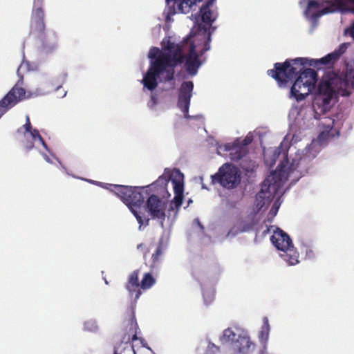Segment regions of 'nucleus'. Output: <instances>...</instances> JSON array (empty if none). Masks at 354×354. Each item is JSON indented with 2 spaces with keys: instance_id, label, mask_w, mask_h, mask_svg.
Wrapping results in <instances>:
<instances>
[{
  "instance_id": "36",
  "label": "nucleus",
  "mask_w": 354,
  "mask_h": 354,
  "mask_svg": "<svg viewBox=\"0 0 354 354\" xmlns=\"http://www.w3.org/2000/svg\"><path fill=\"white\" fill-rule=\"evenodd\" d=\"M350 35L353 37V39H354V24H353V26L351 27V29H350Z\"/></svg>"
},
{
  "instance_id": "9",
  "label": "nucleus",
  "mask_w": 354,
  "mask_h": 354,
  "mask_svg": "<svg viewBox=\"0 0 354 354\" xmlns=\"http://www.w3.org/2000/svg\"><path fill=\"white\" fill-rule=\"evenodd\" d=\"M24 68V65L21 64L17 69V75L20 79L15 84V85L9 91V92L3 97L0 102L6 106L8 109L13 107L19 102L32 97L34 94L28 92L26 93L25 88L22 87L23 76L20 74L21 70Z\"/></svg>"
},
{
  "instance_id": "12",
  "label": "nucleus",
  "mask_w": 354,
  "mask_h": 354,
  "mask_svg": "<svg viewBox=\"0 0 354 354\" xmlns=\"http://www.w3.org/2000/svg\"><path fill=\"white\" fill-rule=\"evenodd\" d=\"M193 89L194 83L192 81L183 82L179 88L178 106L185 115L189 112Z\"/></svg>"
},
{
  "instance_id": "11",
  "label": "nucleus",
  "mask_w": 354,
  "mask_h": 354,
  "mask_svg": "<svg viewBox=\"0 0 354 354\" xmlns=\"http://www.w3.org/2000/svg\"><path fill=\"white\" fill-rule=\"evenodd\" d=\"M167 204V202L162 201L155 194L149 195L146 203L147 212L151 218L159 220L162 226L166 217L165 210Z\"/></svg>"
},
{
  "instance_id": "13",
  "label": "nucleus",
  "mask_w": 354,
  "mask_h": 354,
  "mask_svg": "<svg viewBox=\"0 0 354 354\" xmlns=\"http://www.w3.org/2000/svg\"><path fill=\"white\" fill-rule=\"evenodd\" d=\"M255 348V344L248 336H239L231 342V349L236 354H250Z\"/></svg>"
},
{
  "instance_id": "40",
  "label": "nucleus",
  "mask_w": 354,
  "mask_h": 354,
  "mask_svg": "<svg viewBox=\"0 0 354 354\" xmlns=\"http://www.w3.org/2000/svg\"><path fill=\"white\" fill-rule=\"evenodd\" d=\"M144 246H145V245H144V244H143V243H140V244H138V245H137V248H138V250H140V249L142 248Z\"/></svg>"
},
{
  "instance_id": "35",
  "label": "nucleus",
  "mask_w": 354,
  "mask_h": 354,
  "mask_svg": "<svg viewBox=\"0 0 354 354\" xmlns=\"http://www.w3.org/2000/svg\"><path fill=\"white\" fill-rule=\"evenodd\" d=\"M8 109L6 108V106H3L0 102V118L8 111Z\"/></svg>"
},
{
  "instance_id": "6",
  "label": "nucleus",
  "mask_w": 354,
  "mask_h": 354,
  "mask_svg": "<svg viewBox=\"0 0 354 354\" xmlns=\"http://www.w3.org/2000/svg\"><path fill=\"white\" fill-rule=\"evenodd\" d=\"M43 1L44 0H34L30 23V34L38 39L42 43L44 48L47 50H53L57 46V36L53 33L55 41L50 43L45 32V14L42 8Z\"/></svg>"
},
{
  "instance_id": "16",
  "label": "nucleus",
  "mask_w": 354,
  "mask_h": 354,
  "mask_svg": "<svg viewBox=\"0 0 354 354\" xmlns=\"http://www.w3.org/2000/svg\"><path fill=\"white\" fill-rule=\"evenodd\" d=\"M225 149L229 151L230 158L232 161H238L244 157L248 152L240 145V140H236L233 143L225 145Z\"/></svg>"
},
{
  "instance_id": "23",
  "label": "nucleus",
  "mask_w": 354,
  "mask_h": 354,
  "mask_svg": "<svg viewBox=\"0 0 354 354\" xmlns=\"http://www.w3.org/2000/svg\"><path fill=\"white\" fill-rule=\"evenodd\" d=\"M263 326L261 327V330L260 331L259 337L261 343H263L266 346V344L268 339L269 337V333H270V324L268 317H264L263 319Z\"/></svg>"
},
{
  "instance_id": "31",
  "label": "nucleus",
  "mask_w": 354,
  "mask_h": 354,
  "mask_svg": "<svg viewBox=\"0 0 354 354\" xmlns=\"http://www.w3.org/2000/svg\"><path fill=\"white\" fill-rule=\"evenodd\" d=\"M252 141V138L250 137H245L242 141H240V145L244 148L245 150L248 149V145L250 144Z\"/></svg>"
},
{
  "instance_id": "21",
  "label": "nucleus",
  "mask_w": 354,
  "mask_h": 354,
  "mask_svg": "<svg viewBox=\"0 0 354 354\" xmlns=\"http://www.w3.org/2000/svg\"><path fill=\"white\" fill-rule=\"evenodd\" d=\"M162 241H160L155 252L153 253L151 256V263L150 264V268L152 270H156L159 266L161 257L162 255Z\"/></svg>"
},
{
  "instance_id": "32",
  "label": "nucleus",
  "mask_w": 354,
  "mask_h": 354,
  "mask_svg": "<svg viewBox=\"0 0 354 354\" xmlns=\"http://www.w3.org/2000/svg\"><path fill=\"white\" fill-rule=\"evenodd\" d=\"M24 128L25 129L26 131L28 132V133L30 131H31V130L32 129V125H31V123L30 121V118L28 116H26V122L25 124L24 125Z\"/></svg>"
},
{
  "instance_id": "10",
  "label": "nucleus",
  "mask_w": 354,
  "mask_h": 354,
  "mask_svg": "<svg viewBox=\"0 0 354 354\" xmlns=\"http://www.w3.org/2000/svg\"><path fill=\"white\" fill-rule=\"evenodd\" d=\"M175 71L173 68L160 67L155 68L150 66L145 75L142 82L145 88L149 91L154 90L158 86L157 77H161L163 82L174 81Z\"/></svg>"
},
{
  "instance_id": "14",
  "label": "nucleus",
  "mask_w": 354,
  "mask_h": 354,
  "mask_svg": "<svg viewBox=\"0 0 354 354\" xmlns=\"http://www.w3.org/2000/svg\"><path fill=\"white\" fill-rule=\"evenodd\" d=\"M354 0H334L330 6L323 8L319 11V16L330 13L337 10L342 12H354Z\"/></svg>"
},
{
  "instance_id": "28",
  "label": "nucleus",
  "mask_w": 354,
  "mask_h": 354,
  "mask_svg": "<svg viewBox=\"0 0 354 354\" xmlns=\"http://www.w3.org/2000/svg\"><path fill=\"white\" fill-rule=\"evenodd\" d=\"M174 194L183 195L184 185L181 181L173 180Z\"/></svg>"
},
{
  "instance_id": "5",
  "label": "nucleus",
  "mask_w": 354,
  "mask_h": 354,
  "mask_svg": "<svg viewBox=\"0 0 354 354\" xmlns=\"http://www.w3.org/2000/svg\"><path fill=\"white\" fill-rule=\"evenodd\" d=\"M287 180V174L282 169L275 170L265 179L261 190L256 195L257 207L261 209L268 205L278 194Z\"/></svg>"
},
{
  "instance_id": "29",
  "label": "nucleus",
  "mask_w": 354,
  "mask_h": 354,
  "mask_svg": "<svg viewBox=\"0 0 354 354\" xmlns=\"http://www.w3.org/2000/svg\"><path fill=\"white\" fill-rule=\"evenodd\" d=\"M29 133L32 136V138L35 140L36 139H38L41 145L46 148V144L45 141L44 140L43 138L41 136L39 131L37 129H32L31 131L29 132Z\"/></svg>"
},
{
  "instance_id": "27",
  "label": "nucleus",
  "mask_w": 354,
  "mask_h": 354,
  "mask_svg": "<svg viewBox=\"0 0 354 354\" xmlns=\"http://www.w3.org/2000/svg\"><path fill=\"white\" fill-rule=\"evenodd\" d=\"M183 201V195L175 194L174 199L171 203L170 209L173 210L174 208L178 211L181 207Z\"/></svg>"
},
{
  "instance_id": "8",
  "label": "nucleus",
  "mask_w": 354,
  "mask_h": 354,
  "mask_svg": "<svg viewBox=\"0 0 354 354\" xmlns=\"http://www.w3.org/2000/svg\"><path fill=\"white\" fill-rule=\"evenodd\" d=\"M241 182V174L238 169L230 163L223 164L214 175L211 176L212 185L219 184L223 188L232 189Z\"/></svg>"
},
{
  "instance_id": "22",
  "label": "nucleus",
  "mask_w": 354,
  "mask_h": 354,
  "mask_svg": "<svg viewBox=\"0 0 354 354\" xmlns=\"http://www.w3.org/2000/svg\"><path fill=\"white\" fill-rule=\"evenodd\" d=\"M283 252L284 254H282V257L290 266H294L299 263V253L293 248H290Z\"/></svg>"
},
{
  "instance_id": "33",
  "label": "nucleus",
  "mask_w": 354,
  "mask_h": 354,
  "mask_svg": "<svg viewBox=\"0 0 354 354\" xmlns=\"http://www.w3.org/2000/svg\"><path fill=\"white\" fill-rule=\"evenodd\" d=\"M209 40H210V36L209 35L208 41L205 43L203 49L200 52V55H202L205 52L209 50V48H210Z\"/></svg>"
},
{
  "instance_id": "38",
  "label": "nucleus",
  "mask_w": 354,
  "mask_h": 354,
  "mask_svg": "<svg viewBox=\"0 0 354 354\" xmlns=\"http://www.w3.org/2000/svg\"><path fill=\"white\" fill-rule=\"evenodd\" d=\"M26 147L28 150H30L34 147V144L31 142Z\"/></svg>"
},
{
  "instance_id": "17",
  "label": "nucleus",
  "mask_w": 354,
  "mask_h": 354,
  "mask_svg": "<svg viewBox=\"0 0 354 354\" xmlns=\"http://www.w3.org/2000/svg\"><path fill=\"white\" fill-rule=\"evenodd\" d=\"M311 166L312 164L310 156H304L300 157L298 160L293 159L290 169L292 171H297L303 176L308 173Z\"/></svg>"
},
{
  "instance_id": "39",
  "label": "nucleus",
  "mask_w": 354,
  "mask_h": 354,
  "mask_svg": "<svg viewBox=\"0 0 354 354\" xmlns=\"http://www.w3.org/2000/svg\"><path fill=\"white\" fill-rule=\"evenodd\" d=\"M208 347L209 348H215L216 350H218V347L215 346L214 344H209Z\"/></svg>"
},
{
  "instance_id": "41",
  "label": "nucleus",
  "mask_w": 354,
  "mask_h": 354,
  "mask_svg": "<svg viewBox=\"0 0 354 354\" xmlns=\"http://www.w3.org/2000/svg\"><path fill=\"white\" fill-rule=\"evenodd\" d=\"M196 221L197 222L198 225H199V227L201 228V229H203V225L200 223L198 219H196Z\"/></svg>"
},
{
  "instance_id": "37",
  "label": "nucleus",
  "mask_w": 354,
  "mask_h": 354,
  "mask_svg": "<svg viewBox=\"0 0 354 354\" xmlns=\"http://www.w3.org/2000/svg\"><path fill=\"white\" fill-rule=\"evenodd\" d=\"M277 210H278V207H274V205L272 207L271 209V212L273 214H276L277 212Z\"/></svg>"
},
{
  "instance_id": "20",
  "label": "nucleus",
  "mask_w": 354,
  "mask_h": 354,
  "mask_svg": "<svg viewBox=\"0 0 354 354\" xmlns=\"http://www.w3.org/2000/svg\"><path fill=\"white\" fill-rule=\"evenodd\" d=\"M216 0H208L206 3L203 5L200 9L201 13L202 21L208 24L211 25L214 19H212V11L210 8L212 6L214 2Z\"/></svg>"
},
{
  "instance_id": "19",
  "label": "nucleus",
  "mask_w": 354,
  "mask_h": 354,
  "mask_svg": "<svg viewBox=\"0 0 354 354\" xmlns=\"http://www.w3.org/2000/svg\"><path fill=\"white\" fill-rule=\"evenodd\" d=\"M139 271L138 270H134L130 275L128 281L126 284V288L130 294H133L134 292H136L135 299H138L141 295L142 292L139 289L140 283L138 281Z\"/></svg>"
},
{
  "instance_id": "3",
  "label": "nucleus",
  "mask_w": 354,
  "mask_h": 354,
  "mask_svg": "<svg viewBox=\"0 0 354 354\" xmlns=\"http://www.w3.org/2000/svg\"><path fill=\"white\" fill-rule=\"evenodd\" d=\"M115 192L125 203L131 212L133 214L140 224L148 225L149 219L142 218L141 212L138 211L136 208L140 207L144 203L145 199L149 196L147 188L144 187H131L124 185H114Z\"/></svg>"
},
{
  "instance_id": "30",
  "label": "nucleus",
  "mask_w": 354,
  "mask_h": 354,
  "mask_svg": "<svg viewBox=\"0 0 354 354\" xmlns=\"http://www.w3.org/2000/svg\"><path fill=\"white\" fill-rule=\"evenodd\" d=\"M288 142H285V140H283L280 146L279 147V148L277 149V151L276 153H278V155H279L281 153V151H282V153L283 156H286L287 154V152H288Z\"/></svg>"
},
{
  "instance_id": "7",
  "label": "nucleus",
  "mask_w": 354,
  "mask_h": 354,
  "mask_svg": "<svg viewBox=\"0 0 354 354\" xmlns=\"http://www.w3.org/2000/svg\"><path fill=\"white\" fill-rule=\"evenodd\" d=\"M176 46L179 49L180 55L182 58L181 62L174 65L172 68L175 71V67L184 63L187 73L192 76L196 75L198 68L202 65V62L199 59L200 55L196 50V46L192 38L187 37L177 43Z\"/></svg>"
},
{
  "instance_id": "34",
  "label": "nucleus",
  "mask_w": 354,
  "mask_h": 354,
  "mask_svg": "<svg viewBox=\"0 0 354 354\" xmlns=\"http://www.w3.org/2000/svg\"><path fill=\"white\" fill-rule=\"evenodd\" d=\"M309 8H318L319 3L317 1H310L308 4Z\"/></svg>"
},
{
  "instance_id": "43",
  "label": "nucleus",
  "mask_w": 354,
  "mask_h": 354,
  "mask_svg": "<svg viewBox=\"0 0 354 354\" xmlns=\"http://www.w3.org/2000/svg\"><path fill=\"white\" fill-rule=\"evenodd\" d=\"M114 354H119V353H118L116 351H115V352H114Z\"/></svg>"
},
{
  "instance_id": "26",
  "label": "nucleus",
  "mask_w": 354,
  "mask_h": 354,
  "mask_svg": "<svg viewBox=\"0 0 354 354\" xmlns=\"http://www.w3.org/2000/svg\"><path fill=\"white\" fill-rule=\"evenodd\" d=\"M236 333L230 328L224 330L223 335L221 337V341L223 343L234 342Z\"/></svg>"
},
{
  "instance_id": "24",
  "label": "nucleus",
  "mask_w": 354,
  "mask_h": 354,
  "mask_svg": "<svg viewBox=\"0 0 354 354\" xmlns=\"http://www.w3.org/2000/svg\"><path fill=\"white\" fill-rule=\"evenodd\" d=\"M169 181V179L167 176L162 175L160 176L157 180H156L154 183L151 184L149 186H147L146 188H151V189H165L167 185V183Z\"/></svg>"
},
{
  "instance_id": "2",
  "label": "nucleus",
  "mask_w": 354,
  "mask_h": 354,
  "mask_svg": "<svg viewBox=\"0 0 354 354\" xmlns=\"http://www.w3.org/2000/svg\"><path fill=\"white\" fill-rule=\"evenodd\" d=\"M354 90V63H348L346 71L341 75L334 72L326 73L320 80L317 93L313 100V107L321 113L330 109L337 95L349 96Z\"/></svg>"
},
{
  "instance_id": "4",
  "label": "nucleus",
  "mask_w": 354,
  "mask_h": 354,
  "mask_svg": "<svg viewBox=\"0 0 354 354\" xmlns=\"http://www.w3.org/2000/svg\"><path fill=\"white\" fill-rule=\"evenodd\" d=\"M177 43L170 39L162 41V50L158 47H153L149 53V58L152 59L150 66L155 68L160 67L172 68V66L181 62L182 57L176 46Z\"/></svg>"
},
{
  "instance_id": "25",
  "label": "nucleus",
  "mask_w": 354,
  "mask_h": 354,
  "mask_svg": "<svg viewBox=\"0 0 354 354\" xmlns=\"http://www.w3.org/2000/svg\"><path fill=\"white\" fill-rule=\"evenodd\" d=\"M156 283V279L151 273H145L140 282V288L147 290L150 288Z\"/></svg>"
},
{
  "instance_id": "18",
  "label": "nucleus",
  "mask_w": 354,
  "mask_h": 354,
  "mask_svg": "<svg viewBox=\"0 0 354 354\" xmlns=\"http://www.w3.org/2000/svg\"><path fill=\"white\" fill-rule=\"evenodd\" d=\"M127 324L129 326V333L125 335L123 340L129 342L130 341L133 342L138 339V330H139L138 325L137 324L135 315L133 312H129L127 319Z\"/></svg>"
},
{
  "instance_id": "1",
  "label": "nucleus",
  "mask_w": 354,
  "mask_h": 354,
  "mask_svg": "<svg viewBox=\"0 0 354 354\" xmlns=\"http://www.w3.org/2000/svg\"><path fill=\"white\" fill-rule=\"evenodd\" d=\"M350 43L340 44L337 49L319 59L297 57L288 59L283 63L277 62L274 69L267 71L269 76L274 79L279 86L286 87L287 84L295 82L290 88V97L297 102L304 100L315 88L317 74L312 68H304L306 64L319 70L322 66L333 64L348 48Z\"/></svg>"
},
{
  "instance_id": "42",
  "label": "nucleus",
  "mask_w": 354,
  "mask_h": 354,
  "mask_svg": "<svg viewBox=\"0 0 354 354\" xmlns=\"http://www.w3.org/2000/svg\"><path fill=\"white\" fill-rule=\"evenodd\" d=\"M202 188L207 190L209 189L208 187L205 184H202Z\"/></svg>"
},
{
  "instance_id": "15",
  "label": "nucleus",
  "mask_w": 354,
  "mask_h": 354,
  "mask_svg": "<svg viewBox=\"0 0 354 354\" xmlns=\"http://www.w3.org/2000/svg\"><path fill=\"white\" fill-rule=\"evenodd\" d=\"M270 240L273 245L279 250L286 251L290 248H293L290 236L280 229L274 232Z\"/></svg>"
}]
</instances>
